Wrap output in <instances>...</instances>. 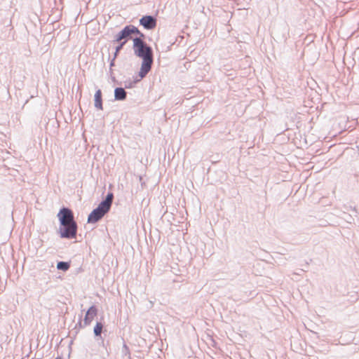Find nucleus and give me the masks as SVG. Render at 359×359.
Here are the masks:
<instances>
[{
	"label": "nucleus",
	"mask_w": 359,
	"mask_h": 359,
	"mask_svg": "<svg viewBox=\"0 0 359 359\" xmlns=\"http://www.w3.org/2000/svg\"><path fill=\"white\" fill-rule=\"evenodd\" d=\"M122 353L124 355H128L129 359L130 358V352L129 347L125 343L123 345Z\"/></svg>",
	"instance_id": "nucleus-18"
},
{
	"label": "nucleus",
	"mask_w": 359,
	"mask_h": 359,
	"mask_svg": "<svg viewBox=\"0 0 359 359\" xmlns=\"http://www.w3.org/2000/svg\"><path fill=\"white\" fill-rule=\"evenodd\" d=\"M114 199V194L112 192H108L104 198L101 202L105 203V205L111 208Z\"/></svg>",
	"instance_id": "nucleus-13"
},
{
	"label": "nucleus",
	"mask_w": 359,
	"mask_h": 359,
	"mask_svg": "<svg viewBox=\"0 0 359 359\" xmlns=\"http://www.w3.org/2000/svg\"><path fill=\"white\" fill-rule=\"evenodd\" d=\"M71 264L69 262L60 261L57 263V269L60 271H67L70 268Z\"/></svg>",
	"instance_id": "nucleus-12"
},
{
	"label": "nucleus",
	"mask_w": 359,
	"mask_h": 359,
	"mask_svg": "<svg viewBox=\"0 0 359 359\" xmlns=\"http://www.w3.org/2000/svg\"><path fill=\"white\" fill-rule=\"evenodd\" d=\"M116 58V57H113L112 59H111L110 63H109V68H112L113 67L115 66Z\"/></svg>",
	"instance_id": "nucleus-21"
},
{
	"label": "nucleus",
	"mask_w": 359,
	"mask_h": 359,
	"mask_svg": "<svg viewBox=\"0 0 359 359\" xmlns=\"http://www.w3.org/2000/svg\"><path fill=\"white\" fill-rule=\"evenodd\" d=\"M78 225L76 222H71L65 224L63 227L60 224L57 233L61 238L74 239L76 238Z\"/></svg>",
	"instance_id": "nucleus-2"
},
{
	"label": "nucleus",
	"mask_w": 359,
	"mask_h": 359,
	"mask_svg": "<svg viewBox=\"0 0 359 359\" xmlns=\"http://www.w3.org/2000/svg\"><path fill=\"white\" fill-rule=\"evenodd\" d=\"M142 180V177L140 176V181L141 182Z\"/></svg>",
	"instance_id": "nucleus-27"
},
{
	"label": "nucleus",
	"mask_w": 359,
	"mask_h": 359,
	"mask_svg": "<svg viewBox=\"0 0 359 359\" xmlns=\"http://www.w3.org/2000/svg\"><path fill=\"white\" fill-rule=\"evenodd\" d=\"M79 64L81 68H83V72L86 70H90V65H88V53L86 50L81 53L79 56Z\"/></svg>",
	"instance_id": "nucleus-8"
},
{
	"label": "nucleus",
	"mask_w": 359,
	"mask_h": 359,
	"mask_svg": "<svg viewBox=\"0 0 359 359\" xmlns=\"http://www.w3.org/2000/svg\"><path fill=\"white\" fill-rule=\"evenodd\" d=\"M139 22L140 25L142 26L144 29L152 30L156 27L157 19L154 15H145L139 20Z\"/></svg>",
	"instance_id": "nucleus-5"
},
{
	"label": "nucleus",
	"mask_w": 359,
	"mask_h": 359,
	"mask_svg": "<svg viewBox=\"0 0 359 359\" xmlns=\"http://www.w3.org/2000/svg\"><path fill=\"white\" fill-rule=\"evenodd\" d=\"M83 139L85 140V142H87V138H86V131L83 132Z\"/></svg>",
	"instance_id": "nucleus-25"
},
{
	"label": "nucleus",
	"mask_w": 359,
	"mask_h": 359,
	"mask_svg": "<svg viewBox=\"0 0 359 359\" xmlns=\"http://www.w3.org/2000/svg\"><path fill=\"white\" fill-rule=\"evenodd\" d=\"M153 62L154 57L142 59L140 69L138 72V76L140 77V79L144 78L151 71Z\"/></svg>",
	"instance_id": "nucleus-6"
},
{
	"label": "nucleus",
	"mask_w": 359,
	"mask_h": 359,
	"mask_svg": "<svg viewBox=\"0 0 359 359\" xmlns=\"http://www.w3.org/2000/svg\"><path fill=\"white\" fill-rule=\"evenodd\" d=\"M104 324L101 320L97 321L93 327V334L95 339L97 341L98 344L104 345V339L101 334L104 330Z\"/></svg>",
	"instance_id": "nucleus-7"
},
{
	"label": "nucleus",
	"mask_w": 359,
	"mask_h": 359,
	"mask_svg": "<svg viewBox=\"0 0 359 359\" xmlns=\"http://www.w3.org/2000/svg\"><path fill=\"white\" fill-rule=\"evenodd\" d=\"M118 42L119 43V44L118 46H116L115 48V52L114 53V56H113L114 57H117L120 51L123 48V46L126 45V41H118Z\"/></svg>",
	"instance_id": "nucleus-15"
},
{
	"label": "nucleus",
	"mask_w": 359,
	"mask_h": 359,
	"mask_svg": "<svg viewBox=\"0 0 359 359\" xmlns=\"http://www.w3.org/2000/svg\"><path fill=\"white\" fill-rule=\"evenodd\" d=\"M87 223L88 224L90 223V214H88V216H87Z\"/></svg>",
	"instance_id": "nucleus-26"
},
{
	"label": "nucleus",
	"mask_w": 359,
	"mask_h": 359,
	"mask_svg": "<svg viewBox=\"0 0 359 359\" xmlns=\"http://www.w3.org/2000/svg\"><path fill=\"white\" fill-rule=\"evenodd\" d=\"M135 84L133 83V81L130 79L126 80L124 82V89L125 88H133L135 87Z\"/></svg>",
	"instance_id": "nucleus-19"
},
{
	"label": "nucleus",
	"mask_w": 359,
	"mask_h": 359,
	"mask_svg": "<svg viewBox=\"0 0 359 359\" xmlns=\"http://www.w3.org/2000/svg\"><path fill=\"white\" fill-rule=\"evenodd\" d=\"M94 107L98 110L103 109L102 93L100 89H97L94 95Z\"/></svg>",
	"instance_id": "nucleus-9"
},
{
	"label": "nucleus",
	"mask_w": 359,
	"mask_h": 359,
	"mask_svg": "<svg viewBox=\"0 0 359 359\" xmlns=\"http://www.w3.org/2000/svg\"><path fill=\"white\" fill-rule=\"evenodd\" d=\"M127 92L122 87H116L114 89V100L117 101L126 100Z\"/></svg>",
	"instance_id": "nucleus-11"
},
{
	"label": "nucleus",
	"mask_w": 359,
	"mask_h": 359,
	"mask_svg": "<svg viewBox=\"0 0 359 359\" xmlns=\"http://www.w3.org/2000/svg\"><path fill=\"white\" fill-rule=\"evenodd\" d=\"M110 208L105 205V203L100 202L97 207L91 211V224L100 221L107 212Z\"/></svg>",
	"instance_id": "nucleus-4"
},
{
	"label": "nucleus",
	"mask_w": 359,
	"mask_h": 359,
	"mask_svg": "<svg viewBox=\"0 0 359 359\" xmlns=\"http://www.w3.org/2000/svg\"><path fill=\"white\" fill-rule=\"evenodd\" d=\"M110 79H111V81H112V82L116 83H118V84H119V85H121V83H119L117 81V80H116V79L115 76H110Z\"/></svg>",
	"instance_id": "nucleus-23"
},
{
	"label": "nucleus",
	"mask_w": 359,
	"mask_h": 359,
	"mask_svg": "<svg viewBox=\"0 0 359 359\" xmlns=\"http://www.w3.org/2000/svg\"><path fill=\"white\" fill-rule=\"evenodd\" d=\"M142 79H140V77L137 78V76H136L135 78H134L133 81V83L135 85L137 84L138 82H140Z\"/></svg>",
	"instance_id": "nucleus-22"
},
{
	"label": "nucleus",
	"mask_w": 359,
	"mask_h": 359,
	"mask_svg": "<svg viewBox=\"0 0 359 359\" xmlns=\"http://www.w3.org/2000/svg\"><path fill=\"white\" fill-rule=\"evenodd\" d=\"M109 76H114V70L112 68H109Z\"/></svg>",
	"instance_id": "nucleus-24"
},
{
	"label": "nucleus",
	"mask_w": 359,
	"mask_h": 359,
	"mask_svg": "<svg viewBox=\"0 0 359 359\" xmlns=\"http://www.w3.org/2000/svg\"><path fill=\"white\" fill-rule=\"evenodd\" d=\"M124 28L125 29H128V33L129 35H130L131 37H133L132 36L134 35L135 32L137 31V27L133 25H128L125 26Z\"/></svg>",
	"instance_id": "nucleus-16"
},
{
	"label": "nucleus",
	"mask_w": 359,
	"mask_h": 359,
	"mask_svg": "<svg viewBox=\"0 0 359 359\" xmlns=\"http://www.w3.org/2000/svg\"><path fill=\"white\" fill-rule=\"evenodd\" d=\"M133 44V49L135 56L142 59L149 57H154L152 48L147 43L145 40L132 39Z\"/></svg>",
	"instance_id": "nucleus-1"
},
{
	"label": "nucleus",
	"mask_w": 359,
	"mask_h": 359,
	"mask_svg": "<svg viewBox=\"0 0 359 359\" xmlns=\"http://www.w3.org/2000/svg\"><path fill=\"white\" fill-rule=\"evenodd\" d=\"M97 309L95 305H91V321L97 315Z\"/></svg>",
	"instance_id": "nucleus-20"
},
{
	"label": "nucleus",
	"mask_w": 359,
	"mask_h": 359,
	"mask_svg": "<svg viewBox=\"0 0 359 359\" xmlns=\"http://www.w3.org/2000/svg\"><path fill=\"white\" fill-rule=\"evenodd\" d=\"M133 37L128 33V29H125L123 27L119 32H118L114 36L113 41H126V43L128 40L132 39Z\"/></svg>",
	"instance_id": "nucleus-10"
},
{
	"label": "nucleus",
	"mask_w": 359,
	"mask_h": 359,
	"mask_svg": "<svg viewBox=\"0 0 359 359\" xmlns=\"http://www.w3.org/2000/svg\"><path fill=\"white\" fill-rule=\"evenodd\" d=\"M134 35H135V36L133 39H137L142 41L146 39V35L144 33H142L138 28L137 31L135 32Z\"/></svg>",
	"instance_id": "nucleus-17"
},
{
	"label": "nucleus",
	"mask_w": 359,
	"mask_h": 359,
	"mask_svg": "<svg viewBox=\"0 0 359 359\" xmlns=\"http://www.w3.org/2000/svg\"><path fill=\"white\" fill-rule=\"evenodd\" d=\"M78 324L79 325L80 327H85L90 324V308H88L86 311L83 324L82 323L81 320H79Z\"/></svg>",
	"instance_id": "nucleus-14"
},
{
	"label": "nucleus",
	"mask_w": 359,
	"mask_h": 359,
	"mask_svg": "<svg viewBox=\"0 0 359 359\" xmlns=\"http://www.w3.org/2000/svg\"><path fill=\"white\" fill-rule=\"evenodd\" d=\"M60 224L62 227L71 222H76L73 211L65 206H62L57 214Z\"/></svg>",
	"instance_id": "nucleus-3"
}]
</instances>
